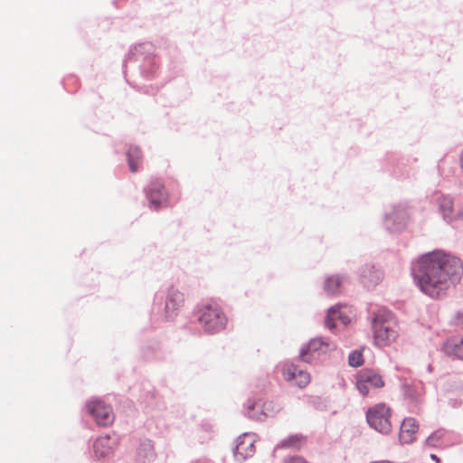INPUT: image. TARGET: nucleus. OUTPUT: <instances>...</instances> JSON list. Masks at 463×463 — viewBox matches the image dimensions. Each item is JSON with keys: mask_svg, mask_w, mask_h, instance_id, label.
Wrapping results in <instances>:
<instances>
[{"mask_svg": "<svg viewBox=\"0 0 463 463\" xmlns=\"http://www.w3.org/2000/svg\"><path fill=\"white\" fill-rule=\"evenodd\" d=\"M113 446L109 437H100L94 443V452L99 458H105L112 453Z\"/></svg>", "mask_w": 463, "mask_h": 463, "instance_id": "2eb2a0df", "label": "nucleus"}, {"mask_svg": "<svg viewBox=\"0 0 463 463\" xmlns=\"http://www.w3.org/2000/svg\"><path fill=\"white\" fill-rule=\"evenodd\" d=\"M147 198L150 206L155 210H158L162 206L168 203V193L165 189L163 184L158 181L152 182L147 191Z\"/></svg>", "mask_w": 463, "mask_h": 463, "instance_id": "9d476101", "label": "nucleus"}, {"mask_svg": "<svg viewBox=\"0 0 463 463\" xmlns=\"http://www.w3.org/2000/svg\"><path fill=\"white\" fill-rule=\"evenodd\" d=\"M373 339L377 345L386 346L398 337V324L392 312L379 309L373 321Z\"/></svg>", "mask_w": 463, "mask_h": 463, "instance_id": "f03ea898", "label": "nucleus"}, {"mask_svg": "<svg viewBox=\"0 0 463 463\" xmlns=\"http://www.w3.org/2000/svg\"><path fill=\"white\" fill-rule=\"evenodd\" d=\"M348 364L353 367L361 366L364 364V355L361 351H354L349 354Z\"/></svg>", "mask_w": 463, "mask_h": 463, "instance_id": "412c9836", "label": "nucleus"}, {"mask_svg": "<svg viewBox=\"0 0 463 463\" xmlns=\"http://www.w3.org/2000/svg\"><path fill=\"white\" fill-rule=\"evenodd\" d=\"M199 313V322L205 331L217 333L226 327L227 317L217 303L210 302L205 304L202 307Z\"/></svg>", "mask_w": 463, "mask_h": 463, "instance_id": "7ed1b4c3", "label": "nucleus"}, {"mask_svg": "<svg viewBox=\"0 0 463 463\" xmlns=\"http://www.w3.org/2000/svg\"><path fill=\"white\" fill-rule=\"evenodd\" d=\"M439 207L445 218H451L453 212V202L449 196H441L439 199Z\"/></svg>", "mask_w": 463, "mask_h": 463, "instance_id": "a211bd4d", "label": "nucleus"}, {"mask_svg": "<svg viewBox=\"0 0 463 463\" xmlns=\"http://www.w3.org/2000/svg\"><path fill=\"white\" fill-rule=\"evenodd\" d=\"M463 271L459 259L440 250L420 257L411 268V274L420 289L431 298H439L458 280Z\"/></svg>", "mask_w": 463, "mask_h": 463, "instance_id": "f257e3e1", "label": "nucleus"}, {"mask_svg": "<svg viewBox=\"0 0 463 463\" xmlns=\"http://www.w3.org/2000/svg\"><path fill=\"white\" fill-rule=\"evenodd\" d=\"M333 347V345L329 343L328 341H326L322 337H317L309 341V343L307 345V351L308 353H315V352H326L330 350Z\"/></svg>", "mask_w": 463, "mask_h": 463, "instance_id": "f3484780", "label": "nucleus"}, {"mask_svg": "<svg viewBox=\"0 0 463 463\" xmlns=\"http://www.w3.org/2000/svg\"><path fill=\"white\" fill-rule=\"evenodd\" d=\"M283 463H307L305 459L302 458H292L289 459L285 460Z\"/></svg>", "mask_w": 463, "mask_h": 463, "instance_id": "5701e85b", "label": "nucleus"}, {"mask_svg": "<svg viewBox=\"0 0 463 463\" xmlns=\"http://www.w3.org/2000/svg\"><path fill=\"white\" fill-rule=\"evenodd\" d=\"M456 218L463 219V206L458 211Z\"/></svg>", "mask_w": 463, "mask_h": 463, "instance_id": "b1692460", "label": "nucleus"}, {"mask_svg": "<svg viewBox=\"0 0 463 463\" xmlns=\"http://www.w3.org/2000/svg\"><path fill=\"white\" fill-rule=\"evenodd\" d=\"M445 435L446 431L444 430H438L427 438L426 444L430 447H439L441 444Z\"/></svg>", "mask_w": 463, "mask_h": 463, "instance_id": "aec40b11", "label": "nucleus"}, {"mask_svg": "<svg viewBox=\"0 0 463 463\" xmlns=\"http://www.w3.org/2000/svg\"><path fill=\"white\" fill-rule=\"evenodd\" d=\"M128 162L131 172H137L141 165L142 153L137 146H130L127 152Z\"/></svg>", "mask_w": 463, "mask_h": 463, "instance_id": "dca6fc26", "label": "nucleus"}, {"mask_svg": "<svg viewBox=\"0 0 463 463\" xmlns=\"http://www.w3.org/2000/svg\"><path fill=\"white\" fill-rule=\"evenodd\" d=\"M430 458L433 459L434 461H436L437 463L440 462V458L439 457H437V455H435V454H431Z\"/></svg>", "mask_w": 463, "mask_h": 463, "instance_id": "393cba45", "label": "nucleus"}, {"mask_svg": "<svg viewBox=\"0 0 463 463\" xmlns=\"http://www.w3.org/2000/svg\"><path fill=\"white\" fill-rule=\"evenodd\" d=\"M443 350L449 356L463 360V338H451L444 343Z\"/></svg>", "mask_w": 463, "mask_h": 463, "instance_id": "4468645a", "label": "nucleus"}, {"mask_svg": "<svg viewBox=\"0 0 463 463\" xmlns=\"http://www.w3.org/2000/svg\"><path fill=\"white\" fill-rule=\"evenodd\" d=\"M419 424L415 418L407 417L402 422L399 439L402 443L410 444L416 439Z\"/></svg>", "mask_w": 463, "mask_h": 463, "instance_id": "f8f14e48", "label": "nucleus"}, {"mask_svg": "<svg viewBox=\"0 0 463 463\" xmlns=\"http://www.w3.org/2000/svg\"><path fill=\"white\" fill-rule=\"evenodd\" d=\"M256 436L254 433L241 435L234 449V456L237 460H244L255 453Z\"/></svg>", "mask_w": 463, "mask_h": 463, "instance_id": "1a4fd4ad", "label": "nucleus"}, {"mask_svg": "<svg viewBox=\"0 0 463 463\" xmlns=\"http://www.w3.org/2000/svg\"><path fill=\"white\" fill-rule=\"evenodd\" d=\"M87 407L98 424L107 426L113 422L115 417L112 409L102 401L92 400L87 404Z\"/></svg>", "mask_w": 463, "mask_h": 463, "instance_id": "0eeeda50", "label": "nucleus"}, {"mask_svg": "<svg viewBox=\"0 0 463 463\" xmlns=\"http://www.w3.org/2000/svg\"><path fill=\"white\" fill-rule=\"evenodd\" d=\"M278 408L272 401L257 399L249 401L247 404V414L255 420H265L268 417L273 416Z\"/></svg>", "mask_w": 463, "mask_h": 463, "instance_id": "423d86ee", "label": "nucleus"}, {"mask_svg": "<svg viewBox=\"0 0 463 463\" xmlns=\"http://www.w3.org/2000/svg\"><path fill=\"white\" fill-rule=\"evenodd\" d=\"M340 285L341 279L338 276L328 277L325 281V290L330 295H335L338 292Z\"/></svg>", "mask_w": 463, "mask_h": 463, "instance_id": "6ab92c4d", "label": "nucleus"}, {"mask_svg": "<svg viewBox=\"0 0 463 463\" xmlns=\"http://www.w3.org/2000/svg\"><path fill=\"white\" fill-rule=\"evenodd\" d=\"M139 460L142 462H146V458L151 459L154 458L155 454L151 446H146L143 449H140L138 452Z\"/></svg>", "mask_w": 463, "mask_h": 463, "instance_id": "4be33fe9", "label": "nucleus"}, {"mask_svg": "<svg viewBox=\"0 0 463 463\" xmlns=\"http://www.w3.org/2000/svg\"><path fill=\"white\" fill-rule=\"evenodd\" d=\"M282 375L287 382L293 383L299 388H305L310 383L309 373L306 371L298 369L293 364H289L284 367Z\"/></svg>", "mask_w": 463, "mask_h": 463, "instance_id": "9b49d317", "label": "nucleus"}, {"mask_svg": "<svg viewBox=\"0 0 463 463\" xmlns=\"http://www.w3.org/2000/svg\"><path fill=\"white\" fill-rule=\"evenodd\" d=\"M184 294L177 289L171 288L165 302V314L169 318L177 315V311L184 306Z\"/></svg>", "mask_w": 463, "mask_h": 463, "instance_id": "ddd939ff", "label": "nucleus"}, {"mask_svg": "<svg viewBox=\"0 0 463 463\" xmlns=\"http://www.w3.org/2000/svg\"><path fill=\"white\" fill-rule=\"evenodd\" d=\"M391 408L385 403H377L366 411V420L369 426L376 431L387 434L392 430Z\"/></svg>", "mask_w": 463, "mask_h": 463, "instance_id": "20e7f679", "label": "nucleus"}, {"mask_svg": "<svg viewBox=\"0 0 463 463\" xmlns=\"http://www.w3.org/2000/svg\"><path fill=\"white\" fill-rule=\"evenodd\" d=\"M352 310L347 306L335 305L329 308L326 318V326L330 330L336 328L338 323L346 326L351 321Z\"/></svg>", "mask_w": 463, "mask_h": 463, "instance_id": "6e6552de", "label": "nucleus"}, {"mask_svg": "<svg viewBox=\"0 0 463 463\" xmlns=\"http://www.w3.org/2000/svg\"><path fill=\"white\" fill-rule=\"evenodd\" d=\"M384 386V381L381 374L372 369H363L356 376V388L363 396H367L369 392Z\"/></svg>", "mask_w": 463, "mask_h": 463, "instance_id": "39448f33", "label": "nucleus"}]
</instances>
